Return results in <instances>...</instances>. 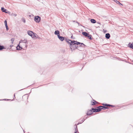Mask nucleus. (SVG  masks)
<instances>
[{"label":"nucleus","mask_w":133,"mask_h":133,"mask_svg":"<svg viewBox=\"0 0 133 133\" xmlns=\"http://www.w3.org/2000/svg\"><path fill=\"white\" fill-rule=\"evenodd\" d=\"M1 10L3 12H5L6 13H7V12H6V10L4 8H1Z\"/></svg>","instance_id":"4468645a"},{"label":"nucleus","mask_w":133,"mask_h":133,"mask_svg":"<svg viewBox=\"0 0 133 133\" xmlns=\"http://www.w3.org/2000/svg\"><path fill=\"white\" fill-rule=\"evenodd\" d=\"M41 19V18L38 16H36L35 17V21L37 23H39Z\"/></svg>","instance_id":"423d86ee"},{"label":"nucleus","mask_w":133,"mask_h":133,"mask_svg":"<svg viewBox=\"0 0 133 133\" xmlns=\"http://www.w3.org/2000/svg\"><path fill=\"white\" fill-rule=\"evenodd\" d=\"M75 42V43H74V44H75V45L77 44V45H78L79 46H83L84 45V44L83 43H79V42H78L76 41V42Z\"/></svg>","instance_id":"0eeeda50"},{"label":"nucleus","mask_w":133,"mask_h":133,"mask_svg":"<svg viewBox=\"0 0 133 133\" xmlns=\"http://www.w3.org/2000/svg\"><path fill=\"white\" fill-rule=\"evenodd\" d=\"M91 23H95L96 22V21L94 19H91Z\"/></svg>","instance_id":"2eb2a0df"},{"label":"nucleus","mask_w":133,"mask_h":133,"mask_svg":"<svg viewBox=\"0 0 133 133\" xmlns=\"http://www.w3.org/2000/svg\"><path fill=\"white\" fill-rule=\"evenodd\" d=\"M76 131L74 133H79L78 131V129L77 128V126L76 125V128H75Z\"/></svg>","instance_id":"f3484780"},{"label":"nucleus","mask_w":133,"mask_h":133,"mask_svg":"<svg viewBox=\"0 0 133 133\" xmlns=\"http://www.w3.org/2000/svg\"><path fill=\"white\" fill-rule=\"evenodd\" d=\"M26 99L27 100V101H26V103H27L28 102V101H27L28 98L26 97Z\"/></svg>","instance_id":"393cba45"},{"label":"nucleus","mask_w":133,"mask_h":133,"mask_svg":"<svg viewBox=\"0 0 133 133\" xmlns=\"http://www.w3.org/2000/svg\"><path fill=\"white\" fill-rule=\"evenodd\" d=\"M28 34L29 35L31 36L32 38H37L36 36H37V35L35 34L32 31H28Z\"/></svg>","instance_id":"20e7f679"},{"label":"nucleus","mask_w":133,"mask_h":133,"mask_svg":"<svg viewBox=\"0 0 133 133\" xmlns=\"http://www.w3.org/2000/svg\"><path fill=\"white\" fill-rule=\"evenodd\" d=\"M4 49V47L3 46L0 45V50Z\"/></svg>","instance_id":"a211bd4d"},{"label":"nucleus","mask_w":133,"mask_h":133,"mask_svg":"<svg viewBox=\"0 0 133 133\" xmlns=\"http://www.w3.org/2000/svg\"><path fill=\"white\" fill-rule=\"evenodd\" d=\"M82 34L84 36L86 37H88L89 39H91V35H89V34H88L86 32H82Z\"/></svg>","instance_id":"39448f33"},{"label":"nucleus","mask_w":133,"mask_h":133,"mask_svg":"<svg viewBox=\"0 0 133 133\" xmlns=\"http://www.w3.org/2000/svg\"><path fill=\"white\" fill-rule=\"evenodd\" d=\"M98 103V102L94 100L93 101L91 102V104L92 105H95Z\"/></svg>","instance_id":"6e6552de"},{"label":"nucleus","mask_w":133,"mask_h":133,"mask_svg":"<svg viewBox=\"0 0 133 133\" xmlns=\"http://www.w3.org/2000/svg\"><path fill=\"white\" fill-rule=\"evenodd\" d=\"M16 15H17L16 14H15V16H16Z\"/></svg>","instance_id":"bb28decb"},{"label":"nucleus","mask_w":133,"mask_h":133,"mask_svg":"<svg viewBox=\"0 0 133 133\" xmlns=\"http://www.w3.org/2000/svg\"><path fill=\"white\" fill-rule=\"evenodd\" d=\"M58 37L59 39L61 41H63L64 39V37L62 36H60L59 35H58Z\"/></svg>","instance_id":"1a4fd4ad"},{"label":"nucleus","mask_w":133,"mask_h":133,"mask_svg":"<svg viewBox=\"0 0 133 133\" xmlns=\"http://www.w3.org/2000/svg\"><path fill=\"white\" fill-rule=\"evenodd\" d=\"M28 43L26 41L25 42H21L19 43V45L17 47V49L21 50L22 49L26 48Z\"/></svg>","instance_id":"f257e3e1"},{"label":"nucleus","mask_w":133,"mask_h":133,"mask_svg":"<svg viewBox=\"0 0 133 133\" xmlns=\"http://www.w3.org/2000/svg\"><path fill=\"white\" fill-rule=\"evenodd\" d=\"M15 40V38H12L10 40L11 43V44H13L14 41Z\"/></svg>","instance_id":"dca6fc26"},{"label":"nucleus","mask_w":133,"mask_h":133,"mask_svg":"<svg viewBox=\"0 0 133 133\" xmlns=\"http://www.w3.org/2000/svg\"><path fill=\"white\" fill-rule=\"evenodd\" d=\"M5 27H6V30H8V29H9V28H8V25H5Z\"/></svg>","instance_id":"4be33fe9"},{"label":"nucleus","mask_w":133,"mask_h":133,"mask_svg":"<svg viewBox=\"0 0 133 133\" xmlns=\"http://www.w3.org/2000/svg\"><path fill=\"white\" fill-rule=\"evenodd\" d=\"M4 23H5V25H7V21L6 20L5 21H4Z\"/></svg>","instance_id":"aec40b11"},{"label":"nucleus","mask_w":133,"mask_h":133,"mask_svg":"<svg viewBox=\"0 0 133 133\" xmlns=\"http://www.w3.org/2000/svg\"><path fill=\"white\" fill-rule=\"evenodd\" d=\"M95 110V109H94V108H92V113H93V112H96Z\"/></svg>","instance_id":"6ab92c4d"},{"label":"nucleus","mask_w":133,"mask_h":133,"mask_svg":"<svg viewBox=\"0 0 133 133\" xmlns=\"http://www.w3.org/2000/svg\"><path fill=\"white\" fill-rule=\"evenodd\" d=\"M92 113V112L91 109V110L88 111L87 114V115H91Z\"/></svg>","instance_id":"9d476101"},{"label":"nucleus","mask_w":133,"mask_h":133,"mask_svg":"<svg viewBox=\"0 0 133 133\" xmlns=\"http://www.w3.org/2000/svg\"><path fill=\"white\" fill-rule=\"evenodd\" d=\"M55 34L57 35H59V32L58 30L56 31L54 33Z\"/></svg>","instance_id":"ddd939ff"},{"label":"nucleus","mask_w":133,"mask_h":133,"mask_svg":"<svg viewBox=\"0 0 133 133\" xmlns=\"http://www.w3.org/2000/svg\"><path fill=\"white\" fill-rule=\"evenodd\" d=\"M5 27H6V30H8V29H9V28H8V25H5Z\"/></svg>","instance_id":"5701e85b"},{"label":"nucleus","mask_w":133,"mask_h":133,"mask_svg":"<svg viewBox=\"0 0 133 133\" xmlns=\"http://www.w3.org/2000/svg\"><path fill=\"white\" fill-rule=\"evenodd\" d=\"M128 45L129 47L133 49V43H129L128 44Z\"/></svg>","instance_id":"9b49d317"},{"label":"nucleus","mask_w":133,"mask_h":133,"mask_svg":"<svg viewBox=\"0 0 133 133\" xmlns=\"http://www.w3.org/2000/svg\"><path fill=\"white\" fill-rule=\"evenodd\" d=\"M22 21L24 23L25 22V20L24 19H22Z\"/></svg>","instance_id":"b1692460"},{"label":"nucleus","mask_w":133,"mask_h":133,"mask_svg":"<svg viewBox=\"0 0 133 133\" xmlns=\"http://www.w3.org/2000/svg\"><path fill=\"white\" fill-rule=\"evenodd\" d=\"M68 43L70 44V47L72 50H74L76 48V47L75 45V41H72L70 40H67Z\"/></svg>","instance_id":"7ed1b4c3"},{"label":"nucleus","mask_w":133,"mask_h":133,"mask_svg":"<svg viewBox=\"0 0 133 133\" xmlns=\"http://www.w3.org/2000/svg\"><path fill=\"white\" fill-rule=\"evenodd\" d=\"M10 46L11 47H12L13 46V45L12 44L11 45H10Z\"/></svg>","instance_id":"a878e982"},{"label":"nucleus","mask_w":133,"mask_h":133,"mask_svg":"<svg viewBox=\"0 0 133 133\" xmlns=\"http://www.w3.org/2000/svg\"><path fill=\"white\" fill-rule=\"evenodd\" d=\"M105 37L107 39H109L110 37V35L109 33H107L105 34Z\"/></svg>","instance_id":"f8f14e48"},{"label":"nucleus","mask_w":133,"mask_h":133,"mask_svg":"<svg viewBox=\"0 0 133 133\" xmlns=\"http://www.w3.org/2000/svg\"><path fill=\"white\" fill-rule=\"evenodd\" d=\"M116 3L118 4H122L119 1H117L116 0Z\"/></svg>","instance_id":"412c9836"},{"label":"nucleus","mask_w":133,"mask_h":133,"mask_svg":"<svg viewBox=\"0 0 133 133\" xmlns=\"http://www.w3.org/2000/svg\"><path fill=\"white\" fill-rule=\"evenodd\" d=\"M103 105L105 106H100L99 107H98L97 108V109H95V112H98L100 111L102 109H107L108 108V107H110V106H113L112 105H111L109 104H103Z\"/></svg>","instance_id":"f03ea898"}]
</instances>
